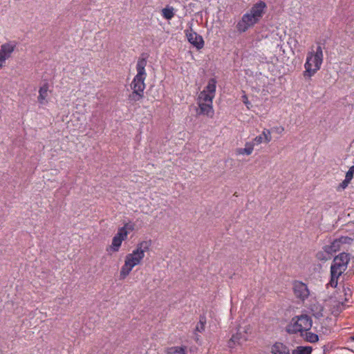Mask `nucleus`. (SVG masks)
I'll return each instance as SVG.
<instances>
[{"instance_id":"15","label":"nucleus","mask_w":354,"mask_h":354,"mask_svg":"<svg viewBox=\"0 0 354 354\" xmlns=\"http://www.w3.org/2000/svg\"><path fill=\"white\" fill-rule=\"evenodd\" d=\"M300 336L303 337L306 342L310 343H316L319 341V336L314 333L302 330V333H300Z\"/></svg>"},{"instance_id":"31","label":"nucleus","mask_w":354,"mask_h":354,"mask_svg":"<svg viewBox=\"0 0 354 354\" xmlns=\"http://www.w3.org/2000/svg\"><path fill=\"white\" fill-rule=\"evenodd\" d=\"M337 241H339V245L342 244H351L353 241V239L348 236H341L339 239H337Z\"/></svg>"},{"instance_id":"25","label":"nucleus","mask_w":354,"mask_h":354,"mask_svg":"<svg viewBox=\"0 0 354 354\" xmlns=\"http://www.w3.org/2000/svg\"><path fill=\"white\" fill-rule=\"evenodd\" d=\"M47 91L48 86L46 85H44V86L39 88V96L37 97V100L38 102L41 104L44 103V100L47 96Z\"/></svg>"},{"instance_id":"20","label":"nucleus","mask_w":354,"mask_h":354,"mask_svg":"<svg viewBox=\"0 0 354 354\" xmlns=\"http://www.w3.org/2000/svg\"><path fill=\"white\" fill-rule=\"evenodd\" d=\"M132 269L133 268L131 265L124 261V264L122 266L120 272V279H124L129 274Z\"/></svg>"},{"instance_id":"16","label":"nucleus","mask_w":354,"mask_h":354,"mask_svg":"<svg viewBox=\"0 0 354 354\" xmlns=\"http://www.w3.org/2000/svg\"><path fill=\"white\" fill-rule=\"evenodd\" d=\"M313 55L315 56V60L316 62V69H320L321 65L323 62V52L321 46H317L316 52H313Z\"/></svg>"},{"instance_id":"12","label":"nucleus","mask_w":354,"mask_h":354,"mask_svg":"<svg viewBox=\"0 0 354 354\" xmlns=\"http://www.w3.org/2000/svg\"><path fill=\"white\" fill-rule=\"evenodd\" d=\"M199 111L198 114L205 115L209 117H212L214 110L212 104H206L205 102H198Z\"/></svg>"},{"instance_id":"32","label":"nucleus","mask_w":354,"mask_h":354,"mask_svg":"<svg viewBox=\"0 0 354 354\" xmlns=\"http://www.w3.org/2000/svg\"><path fill=\"white\" fill-rule=\"evenodd\" d=\"M317 257L319 260L324 261H326L330 259V258H331V256L329 255L328 254L325 253L324 251L318 252L317 254Z\"/></svg>"},{"instance_id":"39","label":"nucleus","mask_w":354,"mask_h":354,"mask_svg":"<svg viewBox=\"0 0 354 354\" xmlns=\"http://www.w3.org/2000/svg\"><path fill=\"white\" fill-rule=\"evenodd\" d=\"M135 224L132 223H125L122 227H126V230L133 231L134 230Z\"/></svg>"},{"instance_id":"14","label":"nucleus","mask_w":354,"mask_h":354,"mask_svg":"<svg viewBox=\"0 0 354 354\" xmlns=\"http://www.w3.org/2000/svg\"><path fill=\"white\" fill-rule=\"evenodd\" d=\"M339 241L337 239L334 240L330 245H326L323 247L325 253L332 256L334 253L340 250Z\"/></svg>"},{"instance_id":"37","label":"nucleus","mask_w":354,"mask_h":354,"mask_svg":"<svg viewBox=\"0 0 354 354\" xmlns=\"http://www.w3.org/2000/svg\"><path fill=\"white\" fill-rule=\"evenodd\" d=\"M263 142V135H259L257 136L255 138L253 139L252 143H254V145H259L261 144Z\"/></svg>"},{"instance_id":"8","label":"nucleus","mask_w":354,"mask_h":354,"mask_svg":"<svg viewBox=\"0 0 354 354\" xmlns=\"http://www.w3.org/2000/svg\"><path fill=\"white\" fill-rule=\"evenodd\" d=\"M151 245V241H143L137 245L136 248L133 251L132 253L128 254L132 257L139 258L142 260L145 257V252L149 250Z\"/></svg>"},{"instance_id":"24","label":"nucleus","mask_w":354,"mask_h":354,"mask_svg":"<svg viewBox=\"0 0 354 354\" xmlns=\"http://www.w3.org/2000/svg\"><path fill=\"white\" fill-rule=\"evenodd\" d=\"M162 15L167 20L171 19L174 17V8L167 6L166 8H163L162 10Z\"/></svg>"},{"instance_id":"17","label":"nucleus","mask_w":354,"mask_h":354,"mask_svg":"<svg viewBox=\"0 0 354 354\" xmlns=\"http://www.w3.org/2000/svg\"><path fill=\"white\" fill-rule=\"evenodd\" d=\"M313 351L312 346H299L293 349L292 354H311Z\"/></svg>"},{"instance_id":"33","label":"nucleus","mask_w":354,"mask_h":354,"mask_svg":"<svg viewBox=\"0 0 354 354\" xmlns=\"http://www.w3.org/2000/svg\"><path fill=\"white\" fill-rule=\"evenodd\" d=\"M316 309H317V311L313 313V316L316 319H320L321 317H323L322 312L324 310V307L322 306H316Z\"/></svg>"},{"instance_id":"41","label":"nucleus","mask_w":354,"mask_h":354,"mask_svg":"<svg viewBox=\"0 0 354 354\" xmlns=\"http://www.w3.org/2000/svg\"><path fill=\"white\" fill-rule=\"evenodd\" d=\"M350 339L352 341V342H354V335L351 337H350Z\"/></svg>"},{"instance_id":"6","label":"nucleus","mask_w":354,"mask_h":354,"mask_svg":"<svg viewBox=\"0 0 354 354\" xmlns=\"http://www.w3.org/2000/svg\"><path fill=\"white\" fill-rule=\"evenodd\" d=\"M16 44L15 42L10 41L1 46L0 48V68L3 66L5 61L10 58L12 53L15 50Z\"/></svg>"},{"instance_id":"18","label":"nucleus","mask_w":354,"mask_h":354,"mask_svg":"<svg viewBox=\"0 0 354 354\" xmlns=\"http://www.w3.org/2000/svg\"><path fill=\"white\" fill-rule=\"evenodd\" d=\"M216 88V80L214 78H210L207 85L205 87L204 91L215 95Z\"/></svg>"},{"instance_id":"10","label":"nucleus","mask_w":354,"mask_h":354,"mask_svg":"<svg viewBox=\"0 0 354 354\" xmlns=\"http://www.w3.org/2000/svg\"><path fill=\"white\" fill-rule=\"evenodd\" d=\"M302 330L298 315L293 317L290 322L286 326V331L290 335L300 333H302Z\"/></svg>"},{"instance_id":"42","label":"nucleus","mask_w":354,"mask_h":354,"mask_svg":"<svg viewBox=\"0 0 354 354\" xmlns=\"http://www.w3.org/2000/svg\"><path fill=\"white\" fill-rule=\"evenodd\" d=\"M167 354H173V353H171V352H168Z\"/></svg>"},{"instance_id":"11","label":"nucleus","mask_w":354,"mask_h":354,"mask_svg":"<svg viewBox=\"0 0 354 354\" xmlns=\"http://www.w3.org/2000/svg\"><path fill=\"white\" fill-rule=\"evenodd\" d=\"M299 318V324L301 326L303 331H308L310 330L313 325V320L310 317L306 314L298 315Z\"/></svg>"},{"instance_id":"36","label":"nucleus","mask_w":354,"mask_h":354,"mask_svg":"<svg viewBox=\"0 0 354 354\" xmlns=\"http://www.w3.org/2000/svg\"><path fill=\"white\" fill-rule=\"evenodd\" d=\"M353 175H354V165L349 168L348 171L346 174L345 177L347 178L348 177V180H351L353 177Z\"/></svg>"},{"instance_id":"21","label":"nucleus","mask_w":354,"mask_h":354,"mask_svg":"<svg viewBox=\"0 0 354 354\" xmlns=\"http://www.w3.org/2000/svg\"><path fill=\"white\" fill-rule=\"evenodd\" d=\"M214 97V95H212L209 93H207L204 91H201L198 95V98L200 100H203L206 104H212V100Z\"/></svg>"},{"instance_id":"3","label":"nucleus","mask_w":354,"mask_h":354,"mask_svg":"<svg viewBox=\"0 0 354 354\" xmlns=\"http://www.w3.org/2000/svg\"><path fill=\"white\" fill-rule=\"evenodd\" d=\"M259 21L258 19L249 12L244 14L241 19L236 24V29L239 32H245Z\"/></svg>"},{"instance_id":"1","label":"nucleus","mask_w":354,"mask_h":354,"mask_svg":"<svg viewBox=\"0 0 354 354\" xmlns=\"http://www.w3.org/2000/svg\"><path fill=\"white\" fill-rule=\"evenodd\" d=\"M148 55L142 53L141 57L138 59L136 65L137 75L134 77L131 84V88L133 91H136L144 95V90L145 88V80L146 76L145 66L147 65V59Z\"/></svg>"},{"instance_id":"7","label":"nucleus","mask_w":354,"mask_h":354,"mask_svg":"<svg viewBox=\"0 0 354 354\" xmlns=\"http://www.w3.org/2000/svg\"><path fill=\"white\" fill-rule=\"evenodd\" d=\"M305 71L304 75L310 77L319 69H316V62L313 52H310L307 55L306 62L304 64Z\"/></svg>"},{"instance_id":"38","label":"nucleus","mask_w":354,"mask_h":354,"mask_svg":"<svg viewBox=\"0 0 354 354\" xmlns=\"http://www.w3.org/2000/svg\"><path fill=\"white\" fill-rule=\"evenodd\" d=\"M205 329V322H203L201 320L200 322L197 324L196 330L198 332L201 333Z\"/></svg>"},{"instance_id":"22","label":"nucleus","mask_w":354,"mask_h":354,"mask_svg":"<svg viewBox=\"0 0 354 354\" xmlns=\"http://www.w3.org/2000/svg\"><path fill=\"white\" fill-rule=\"evenodd\" d=\"M246 341V338L242 335L241 333H236L235 335H233L230 340V346H231V343L241 344L243 342Z\"/></svg>"},{"instance_id":"26","label":"nucleus","mask_w":354,"mask_h":354,"mask_svg":"<svg viewBox=\"0 0 354 354\" xmlns=\"http://www.w3.org/2000/svg\"><path fill=\"white\" fill-rule=\"evenodd\" d=\"M144 97V95L137 92L136 90L133 91L129 95L128 100L130 102H136Z\"/></svg>"},{"instance_id":"40","label":"nucleus","mask_w":354,"mask_h":354,"mask_svg":"<svg viewBox=\"0 0 354 354\" xmlns=\"http://www.w3.org/2000/svg\"><path fill=\"white\" fill-rule=\"evenodd\" d=\"M242 98H243V103L248 106V104H250V103H249V102H248V97H247V96L245 95H243V96L242 97Z\"/></svg>"},{"instance_id":"35","label":"nucleus","mask_w":354,"mask_h":354,"mask_svg":"<svg viewBox=\"0 0 354 354\" xmlns=\"http://www.w3.org/2000/svg\"><path fill=\"white\" fill-rule=\"evenodd\" d=\"M261 135H263V140L264 139L266 142H269L271 140L270 131H263Z\"/></svg>"},{"instance_id":"30","label":"nucleus","mask_w":354,"mask_h":354,"mask_svg":"<svg viewBox=\"0 0 354 354\" xmlns=\"http://www.w3.org/2000/svg\"><path fill=\"white\" fill-rule=\"evenodd\" d=\"M173 354H187L186 347L185 346H175L171 348Z\"/></svg>"},{"instance_id":"27","label":"nucleus","mask_w":354,"mask_h":354,"mask_svg":"<svg viewBox=\"0 0 354 354\" xmlns=\"http://www.w3.org/2000/svg\"><path fill=\"white\" fill-rule=\"evenodd\" d=\"M142 260L139 259V258H136L132 257L131 255L127 254L125 257V261L128 264H130L131 266L133 268L137 265L140 263Z\"/></svg>"},{"instance_id":"29","label":"nucleus","mask_w":354,"mask_h":354,"mask_svg":"<svg viewBox=\"0 0 354 354\" xmlns=\"http://www.w3.org/2000/svg\"><path fill=\"white\" fill-rule=\"evenodd\" d=\"M127 235L128 231L126 230V227H120L117 234L113 237L120 239L124 241L127 237Z\"/></svg>"},{"instance_id":"2","label":"nucleus","mask_w":354,"mask_h":354,"mask_svg":"<svg viewBox=\"0 0 354 354\" xmlns=\"http://www.w3.org/2000/svg\"><path fill=\"white\" fill-rule=\"evenodd\" d=\"M351 259V254L341 252L333 259L330 270L337 271L342 274L347 268L348 263Z\"/></svg>"},{"instance_id":"23","label":"nucleus","mask_w":354,"mask_h":354,"mask_svg":"<svg viewBox=\"0 0 354 354\" xmlns=\"http://www.w3.org/2000/svg\"><path fill=\"white\" fill-rule=\"evenodd\" d=\"M341 275V272H337V271L330 270V279L329 281V284L330 285V286L335 288L337 286L338 278Z\"/></svg>"},{"instance_id":"5","label":"nucleus","mask_w":354,"mask_h":354,"mask_svg":"<svg viewBox=\"0 0 354 354\" xmlns=\"http://www.w3.org/2000/svg\"><path fill=\"white\" fill-rule=\"evenodd\" d=\"M293 292L295 297L301 301H304L310 295L307 285L299 281L293 283Z\"/></svg>"},{"instance_id":"19","label":"nucleus","mask_w":354,"mask_h":354,"mask_svg":"<svg viewBox=\"0 0 354 354\" xmlns=\"http://www.w3.org/2000/svg\"><path fill=\"white\" fill-rule=\"evenodd\" d=\"M253 149L254 143H252L251 142H248L245 143L244 148L237 149V153L239 154L250 155L253 151Z\"/></svg>"},{"instance_id":"28","label":"nucleus","mask_w":354,"mask_h":354,"mask_svg":"<svg viewBox=\"0 0 354 354\" xmlns=\"http://www.w3.org/2000/svg\"><path fill=\"white\" fill-rule=\"evenodd\" d=\"M122 241H123L120 239L113 237L112 239L111 245L110 246V249L113 252H118L122 245Z\"/></svg>"},{"instance_id":"13","label":"nucleus","mask_w":354,"mask_h":354,"mask_svg":"<svg viewBox=\"0 0 354 354\" xmlns=\"http://www.w3.org/2000/svg\"><path fill=\"white\" fill-rule=\"evenodd\" d=\"M271 354H290V351L283 343L276 342L272 346Z\"/></svg>"},{"instance_id":"9","label":"nucleus","mask_w":354,"mask_h":354,"mask_svg":"<svg viewBox=\"0 0 354 354\" xmlns=\"http://www.w3.org/2000/svg\"><path fill=\"white\" fill-rule=\"evenodd\" d=\"M266 3L263 1H259L252 6L248 12L260 21L266 12Z\"/></svg>"},{"instance_id":"34","label":"nucleus","mask_w":354,"mask_h":354,"mask_svg":"<svg viewBox=\"0 0 354 354\" xmlns=\"http://www.w3.org/2000/svg\"><path fill=\"white\" fill-rule=\"evenodd\" d=\"M351 180H348V178H346L337 187V191H342L346 189L348 185L350 183Z\"/></svg>"},{"instance_id":"4","label":"nucleus","mask_w":354,"mask_h":354,"mask_svg":"<svg viewBox=\"0 0 354 354\" xmlns=\"http://www.w3.org/2000/svg\"><path fill=\"white\" fill-rule=\"evenodd\" d=\"M185 32L188 41L196 47L197 50H201L203 48L205 42L203 37L194 32L192 27H190L189 30H185Z\"/></svg>"}]
</instances>
